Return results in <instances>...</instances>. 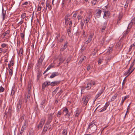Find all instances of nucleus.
<instances>
[{
	"mask_svg": "<svg viewBox=\"0 0 135 135\" xmlns=\"http://www.w3.org/2000/svg\"><path fill=\"white\" fill-rule=\"evenodd\" d=\"M89 100V98L88 96H84L82 98L81 103L83 104L84 105H87Z\"/></svg>",
	"mask_w": 135,
	"mask_h": 135,
	"instance_id": "obj_1",
	"label": "nucleus"
},
{
	"mask_svg": "<svg viewBox=\"0 0 135 135\" xmlns=\"http://www.w3.org/2000/svg\"><path fill=\"white\" fill-rule=\"evenodd\" d=\"M88 128V129L91 128V130L95 131L97 129V126L93 121L89 125Z\"/></svg>",
	"mask_w": 135,
	"mask_h": 135,
	"instance_id": "obj_2",
	"label": "nucleus"
},
{
	"mask_svg": "<svg viewBox=\"0 0 135 135\" xmlns=\"http://www.w3.org/2000/svg\"><path fill=\"white\" fill-rule=\"evenodd\" d=\"M134 69V68H132L130 67L128 70L124 73V75L125 76L127 75L126 77H127L132 72Z\"/></svg>",
	"mask_w": 135,
	"mask_h": 135,
	"instance_id": "obj_3",
	"label": "nucleus"
},
{
	"mask_svg": "<svg viewBox=\"0 0 135 135\" xmlns=\"http://www.w3.org/2000/svg\"><path fill=\"white\" fill-rule=\"evenodd\" d=\"M92 17V15L91 13H89L88 14V15L86 16L84 20V22H85L86 24H87L89 21L91 19Z\"/></svg>",
	"mask_w": 135,
	"mask_h": 135,
	"instance_id": "obj_4",
	"label": "nucleus"
},
{
	"mask_svg": "<svg viewBox=\"0 0 135 135\" xmlns=\"http://www.w3.org/2000/svg\"><path fill=\"white\" fill-rule=\"evenodd\" d=\"M44 58V57L43 56H41L38 60V62L37 66L40 68L42 65V62Z\"/></svg>",
	"mask_w": 135,
	"mask_h": 135,
	"instance_id": "obj_5",
	"label": "nucleus"
},
{
	"mask_svg": "<svg viewBox=\"0 0 135 135\" xmlns=\"http://www.w3.org/2000/svg\"><path fill=\"white\" fill-rule=\"evenodd\" d=\"M45 120V118H43L41 120L39 125L37 127L39 128H41L44 125Z\"/></svg>",
	"mask_w": 135,
	"mask_h": 135,
	"instance_id": "obj_6",
	"label": "nucleus"
},
{
	"mask_svg": "<svg viewBox=\"0 0 135 135\" xmlns=\"http://www.w3.org/2000/svg\"><path fill=\"white\" fill-rule=\"evenodd\" d=\"M50 85V82L49 81H46L45 82L42 84V90H44L45 89L46 86H47Z\"/></svg>",
	"mask_w": 135,
	"mask_h": 135,
	"instance_id": "obj_7",
	"label": "nucleus"
},
{
	"mask_svg": "<svg viewBox=\"0 0 135 135\" xmlns=\"http://www.w3.org/2000/svg\"><path fill=\"white\" fill-rule=\"evenodd\" d=\"M58 59L59 61H61V62H64L65 59V57L61 53L59 55Z\"/></svg>",
	"mask_w": 135,
	"mask_h": 135,
	"instance_id": "obj_8",
	"label": "nucleus"
},
{
	"mask_svg": "<svg viewBox=\"0 0 135 135\" xmlns=\"http://www.w3.org/2000/svg\"><path fill=\"white\" fill-rule=\"evenodd\" d=\"M93 36V33L90 34L88 37V40L85 42V44H87L89 43L91 41Z\"/></svg>",
	"mask_w": 135,
	"mask_h": 135,
	"instance_id": "obj_9",
	"label": "nucleus"
},
{
	"mask_svg": "<svg viewBox=\"0 0 135 135\" xmlns=\"http://www.w3.org/2000/svg\"><path fill=\"white\" fill-rule=\"evenodd\" d=\"M49 124L48 123H46L44 126V127L43 130L42 132V133L43 134H44L46 132L48 128V127H49Z\"/></svg>",
	"mask_w": 135,
	"mask_h": 135,
	"instance_id": "obj_10",
	"label": "nucleus"
},
{
	"mask_svg": "<svg viewBox=\"0 0 135 135\" xmlns=\"http://www.w3.org/2000/svg\"><path fill=\"white\" fill-rule=\"evenodd\" d=\"M28 124V122L26 120H25V123L23 125L22 128L21 129V131L24 132L25 129L26 128Z\"/></svg>",
	"mask_w": 135,
	"mask_h": 135,
	"instance_id": "obj_11",
	"label": "nucleus"
},
{
	"mask_svg": "<svg viewBox=\"0 0 135 135\" xmlns=\"http://www.w3.org/2000/svg\"><path fill=\"white\" fill-rule=\"evenodd\" d=\"M96 17L97 18H99L100 17L101 13L102 12L101 10L99 9H97L96 10Z\"/></svg>",
	"mask_w": 135,
	"mask_h": 135,
	"instance_id": "obj_12",
	"label": "nucleus"
},
{
	"mask_svg": "<svg viewBox=\"0 0 135 135\" xmlns=\"http://www.w3.org/2000/svg\"><path fill=\"white\" fill-rule=\"evenodd\" d=\"M23 47H22L20 49L19 52H18V55L20 56H22L23 54Z\"/></svg>",
	"mask_w": 135,
	"mask_h": 135,
	"instance_id": "obj_13",
	"label": "nucleus"
},
{
	"mask_svg": "<svg viewBox=\"0 0 135 135\" xmlns=\"http://www.w3.org/2000/svg\"><path fill=\"white\" fill-rule=\"evenodd\" d=\"M59 75V73L58 72H53L52 73L51 75L50 76V78L51 79L53 78L55 76H58Z\"/></svg>",
	"mask_w": 135,
	"mask_h": 135,
	"instance_id": "obj_14",
	"label": "nucleus"
},
{
	"mask_svg": "<svg viewBox=\"0 0 135 135\" xmlns=\"http://www.w3.org/2000/svg\"><path fill=\"white\" fill-rule=\"evenodd\" d=\"M103 89L101 90L98 93V94L96 95L95 98L96 99H97L99 97L103 92Z\"/></svg>",
	"mask_w": 135,
	"mask_h": 135,
	"instance_id": "obj_15",
	"label": "nucleus"
},
{
	"mask_svg": "<svg viewBox=\"0 0 135 135\" xmlns=\"http://www.w3.org/2000/svg\"><path fill=\"white\" fill-rule=\"evenodd\" d=\"M30 95H26L25 97V103H26L30 99Z\"/></svg>",
	"mask_w": 135,
	"mask_h": 135,
	"instance_id": "obj_16",
	"label": "nucleus"
},
{
	"mask_svg": "<svg viewBox=\"0 0 135 135\" xmlns=\"http://www.w3.org/2000/svg\"><path fill=\"white\" fill-rule=\"evenodd\" d=\"M49 6L50 7H51V6L49 4L47 3H46V6L45 7H44V9H43V10L44 12H46L47 9V7H48V8L49 9Z\"/></svg>",
	"mask_w": 135,
	"mask_h": 135,
	"instance_id": "obj_17",
	"label": "nucleus"
},
{
	"mask_svg": "<svg viewBox=\"0 0 135 135\" xmlns=\"http://www.w3.org/2000/svg\"><path fill=\"white\" fill-rule=\"evenodd\" d=\"M59 83L60 82L58 81H53L50 83V85L51 86H53L59 84Z\"/></svg>",
	"mask_w": 135,
	"mask_h": 135,
	"instance_id": "obj_18",
	"label": "nucleus"
},
{
	"mask_svg": "<svg viewBox=\"0 0 135 135\" xmlns=\"http://www.w3.org/2000/svg\"><path fill=\"white\" fill-rule=\"evenodd\" d=\"M31 85L30 84H28V87L27 89V91L28 92V94L27 95H30V93H31Z\"/></svg>",
	"mask_w": 135,
	"mask_h": 135,
	"instance_id": "obj_19",
	"label": "nucleus"
},
{
	"mask_svg": "<svg viewBox=\"0 0 135 135\" xmlns=\"http://www.w3.org/2000/svg\"><path fill=\"white\" fill-rule=\"evenodd\" d=\"M6 11H4L3 9V8L2 9V15L3 20H4L6 16Z\"/></svg>",
	"mask_w": 135,
	"mask_h": 135,
	"instance_id": "obj_20",
	"label": "nucleus"
},
{
	"mask_svg": "<svg viewBox=\"0 0 135 135\" xmlns=\"http://www.w3.org/2000/svg\"><path fill=\"white\" fill-rule=\"evenodd\" d=\"M91 87V85L90 83V82H89L87 83V86L86 87H85V88H86L87 90H88L90 89Z\"/></svg>",
	"mask_w": 135,
	"mask_h": 135,
	"instance_id": "obj_21",
	"label": "nucleus"
},
{
	"mask_svg": "<svg viewBox=\"0 0 135 135\" xmlns=\"http://www.w3.org/2000/svg\"><path fill=\"white\" fill-rule=\"evenodd\" d=\"M68 133V128H65L63 129L62 132V135H67Z\"/></svg>",
	"mask_w": 135,
	"mask_h": 135,
	"instance_id": "obj_22",
	"label": "nucleus"
},
{
	"mask_svg": "<svg viewBox=\"0 0 135 135\" xmlns=\"http://www.w3.org/2000/svg\"><path fill=\"white\" fill-rule=\"evenodd\" d=\"M70 18L68 16L65 17V24L67 25L68 24V21L70 20Z\"/></svg>",
	"mask_w": 135,
	"mask_h": 135,
	"instance_id": "obj_23",
	"label": "nucleus"
},
{
	"mask_svg": "<svg viewBox=\"0 0 135 135\" xmlns=\"http://www.w3.org/2000/svg\"><path fill=\"white\" fill-rule=\"evenodd\" d=\"M117 95L118 94H116L113 96L111 99V101H113L116 99Z\"/></svg>",
	"mask_w": 135,
	"mask_h": 135,
	"instance_id": "obj_24",
	"label": "nucleus"
},
{
	"mask_svg": "<svg viewBox=\"0 0 135 135\" xmlns=\"http://www.w3.org/2000/svg\"><path fill=\"white\" fill-rule=\"evenodd\" d=\"M33 64L31 63L29 64L28 67V71L31 70V68L33 67Z\"/></svg>",
	"mask_w": 135,
	"mask_h": 135,
	"instance_id": "obj_25",
	"label": "nucleus"
},
{
	"mask_svg": "<svg viewBox=\"0 0 135 135\" xmlns=\"http://www.w3.org/2000/svg\"><path fill=\"white\" fill-rule=\"evenodd\" d=\"M129 98V96L128 95H127L126 96H125L124 97V99H122V101H121V103L122 104L124 102V101L127 99V98Z\"/></svg>",
	"mask_w": 135,
	"mask_h": 135,
	"instance_id": "obj_26",
	"label": "nucleus"
},
{
	"mask_svg": "<svg viewBox=\"0 0 135 135\" xmlns=\"http://www.w3.org/2000/svg\"><path fill=\"white\" fill-rule=\"evenodd\" d=\"M75 117H78L79 114L80 113V111L79 110H77L76 111H75Z\"/></svg>",
	"mask_w": 135,
	"mask_h": 135,
	"instance_id": "obj_27",
	"label": "nucleus"
},
{
	"mask_svg": "<svg viewBox=\"0 0 135 135\" xmlns=\"http://www.w3.org/2000/svg\"><path fill=\"white\" fill-rule=\"evenodd\" d=\"M86 59V57L85 56H84L83 57L81 58L78 64H80L82 62Z\"/></svg>",
	"mask_w": 135,
	"mask_h": 135,
	"instance_id": "obj_28",
	"label": "nucleus"
},
{
	"mask_svg": "<svg viewBox=\"0 0 135 135\" xmlns=\"http://www.w3.org/2000/svg\"><path fill=\"white\" fill-rule=\"evenodd\" d=\"M109 13L108 11H105L104 13V15L103 16V17L104 18L105 17L107 16H108L109 15Z\"/></svg>",
	"mask_w": 135,
	"mask_h": 135,
	"instance_id": "obj_29",
	"label": "nucleus"
},
{
	"mask_svg": "<svg viewBox=\"0 0 135 135\" xmlns=\"http://www.w3.org/2000/svg\"><path fill=\"white\" fill-rule=\"evenodd\" d=\"M45 101L46 100L45 99L42 101L40 104L41 107H42L44 105Z\"/></svg>",
	"mask_w": 135,
	"mask_h": 135,
	"instance_id": "obj_30",
	"label": "nucleus"
},
{
	"mask_svg": "<svg viewBox=\"0 0 135 135\" xmlns=\"http://www.w3.org/2000/svg\"><path fill=\"white\" fill-rule=\"evenodd\" d=\"M59 89V87H57L56 88V89L52 93L53 94H55L57 92V91Z\"/></svg>",
	"mask_w": 135,
	"mask_h": 135,
	"instance_id": "obj_31",
	"label": "nucleus"
},
{
	"mask_svg": "<svg viewBox=\"0 0 135 135\" xmlns=\"http://www.w3.org/2000/svg\"><path fill=\"white\" fill-rule=\"evenodd\" d=\"M42 7L41 6L38 5L37 6V11H39L41 10Z\"/></svg>",
	"mask_w": 135,
	"mask_h": 135,
	"instance_id": "obj_32",
	"label": "nucleus"
},
{
	"mask_svg": "<svg viewBox=\"0 0 135 135\" xmlns=\"http://www.w3.org/2000/svg\"><path fill=\"white\" fill-rule=\"evenodd\" d=\"M129 32V30L128 29H127V30L124 32L123 35L124 36H125Z\"/></svg>",
	"mask_w": 135,
	"mask_h": 135,
	"instance_id": "obj_33",
	"label": "nucleus"
},
{
	"mask_svg": "<svg viewBox=\"0 0 135 135\" xmlns=\"http://www.w3.org/2000/svg\"><path fill=\"white\" fill-rule=\"evenodd\" d=\"M71 59L70 57H68V59L66 60V62L65 63V64H66L67 63V65H68V63L70 62V60H71Z\"/></svg>",
	"mask_w": 135,
	"mask_h": 135,
	"instance_id": "obj_34",
	"label": "nucleus"
},
{
	"mask_svg": "<svg viewBox=\"0 0 135 135\" xmlns=\"http://www.w3.org/2000/svg\"><path fill=\"white\" fill-rule=\"evenodd\" d=\"M132 23H130L128 24V26L127 27V29H128L130 30V29L131 28L132 26Z\"/></svg>",
	"mask_w": 135,
	"mask_h": 135,
	"instance_id": "obj_35",
	"label": "nucleus"
},
{
	"mask_svg": "<svg viewBox=\"0 0 135 135\" xmlns=\"http://www.w3.org/2000/svg\"><path fill=\"white\" fill-rule=\"evenodd\" d=\"M67 32L68 33V35L69 36H71V31L70 29H68L67 30Z\"/></svg>",
	"mask_w": 135,
	"mask_h": 135,
	"instance_id": "obj_36",
	"label": "nucleus"
},
{
	"mask_svg": "<svg viewBox=\"0 0 135 135\" xmlns=\"http://www.w3.org/2000/svg\"><path fill=\"white\" fill-rule=\"evenodd\" d=\"M10 33V31L9 30H7L6 31L5 33L3 34L4 37H5L7 34H8Z\"/></svg>",
	"mask_w": 135,
	"mask_h": 135,
	"instance_id": "obj_37",
	"label": "nucleus"
},
{
	"mask_svg": "<svg viewBox=\"0 0 135 135\" xmlns=\"http://www.w3.org/2000/svg\"><path fill=\"white\" fill-rule=\"evenodd\" d=\"M21 105H19L18 104H17V109L18 111L20 110L21 108Z\"/></svg>",
	"mask_w": 135,
	"mask_h": 135,
	"instance_id": "obj_38",
	"label": "nucleus"
},
{
	"mask_svg": "<svg viewBox=\"0 0 135 135\" xmlns=\"http://www.w3.org/2000/svg\"><path fill=\"white\" fill-rule=\"evenodd\" d=\"M23 103V100L20 99L18 103V104L21 105Z\"/></svg>",
	"mask_w": 135,
	"mask_h": 135,
	"instance_id": "obj_39",
	"label": "nucleus"
},
{
	"mask_svg": "<svg viewBox=\"0 0 135 135\" xmlns=\"http://www.w3.org/2000/svg\"><path fill=\"white\" fill-rule=\"evenodd\" d=\"M26 16V14L25 13H23L21 15V17L23 19H24Z\"/></svg>",
	"mask_w": 135,
	"mask_h": 135,
	"instance_id": "obj_40",
	"label": "nucleus"
},
{
	"mask_svg": "<svg viewBox=\"0 0 135 135\" xmlns=\"http://www.w3.org/2000/svg\"><path fill=\"white\" fill-rule=\"evenodd\" d=\"M68 110L67 108H65L63 109V112L62 113H64L65 112H68Z\"/></svg>",
	"mask_w": 135,
	"mask_h": 135,
	"instance_id": "obj_41",
	"label": "nucleus"
},
{
	"mask_svg": "<svg viewBox=\"0 0 135 135\" xmlns=\"http://www.w3.org/2000/svg\"><path fill=\"white\" fill-rule=\"evenodd\" d=\"M97 2L96 1V0H93L91 1V3L92 4L94 5H95Z\"/></svg>",
	"mask_w": 135,
	"mask_h": 135,
	"instance_id": "obj_42",
	"label": "nucleus"
},
{
	"mask_svg": "<svg viewBox=\"0 0 135 135\" xmlns=\"http://www.w3.org/2000/svg\"><path fill=\"white\" fill-rule=\"evenodd\" d=\"M4 88H3L2 86L0 87V92H2L3 91Z\"/></svg>",
	"mask_w": 135,
	"mask_h": 135,
	"instance_id": "obj_43",
	"label": "nucleus"
},
{
	"mask_svg": "<svg viewBox=\"0 0 135 135\" xmlns=\"http://www.w3.org/2000/svg\"><path fill=\"white\" fill-rule=\"evenodd\" d=\"M103 61V59H99L98 61V64L99 65H100L101 64L102 62Z\"/></svg>",
	"mask_w": 135,
	"mask_h": 135,
	"instance_id": "obj_44",
	"label": "nucleus"
},
{
	"mask_svg": "<svg viewBox=\"0 0 135 135\" xmlns=\"http://www.w3.org/2000/svg\"><path fill=\"white\" fill-rule=\"evenodd\" d=\"M111 59V57H107L106 59H105V60L106 62H107L109 61Z\"/></svg>",
	"mask_w": 135,
	"mask_h": 135,
	"instance_id": "obj_45",
	"label": "nucleus"
},
{
	"mask_svg": "<svg viewBox=\"0 0 135 135\" xmlns=\"http://www.w3.org/2000/svg\"><path fill=\"white\" fill-rule=\"evenodd\" d=\"M109 104V102H107L105 104L104 107L106 108H107V107L108 106Z\"/></svg>",
	"mask_w": 135,
	"mask_h": 135,
	"instance_id": "obj_46",
	"label": "nucleus"
},
{
	"mask_svg": "<svg viewBox=\"0 0 135 135\" xmlns=\"http://www.w3.org/2000/svg\"><path fill=\"white\" fill-rule=\"evenodd\" d=\"M90 83L91 85V86L93 85H94L95 84V82L94 81H90Z\"/></svg>",
	"mask_w": 135,
	"mask_h": 135,
	"instance_id": "obj_47",
	"label": "nucleus"
},
{
	"mask_svg": "<svg viewBox=\"0 0 135 135\" xmlns=\"http://www.w3.org/2000/svg\"><path fill=\"white\" fill-rule=\"evenodd\" d=\"M15 93V91L14 90L12 89V91H11V95L13 96V95Z\"/></svg>",
	"mask_w": 135,
	"mask_h": 135,
	"instance_id": "obj_48",
	"label": "nucleus"
},
{
	"mask_svg": "<svg viewBox=\"0 0 135 135\" xmlns=\"http://www.w3.org/2000/svg\"><path fill=\"white\" fill-rule=\"evenodd\" d=\"M52 67H53V66L52 64H51L49 65L47 68L49 70Z\"/></svg>",
	"mask_w": 135,
	"mask_h": 135,
	"instance_id": "obj_49",
	"label": "nucleus"
},
{
	"mask_svg": "<svg viewBox=\"0 0 135 135\" xmlns=\"http://www.w3.org/2000/svg\"><path fill=\"white\" fill-rule=\"evenodd\" d=\"M7 45V44H3L1 45V46L2 47L4 48V47H6Z\"/></svg>",
	"mask_w": 135,
	"mask_h": 135,
	"instance_id": "obj_50",
	"label": "nucleus"
},
{
	"mask_svg": "<svg viewBox=\"0 0 135 135\" xmlns=\"http://www.w3.org/2000/svg\"><path fill=\"white\" fill-rule=\"evenodd\" d=\"M62 113L61 112L59 111L57 113V117H60V115Z\"/></svg>",
	"mask_w": 135,
	"mask_h": 135,
	"instance_id": "obj_51",
	"label": "nucleus"
},
{
	"mask_svg": "<svg viewBox=\"0 0 135 135\" xmlns=\"http://www.w3.org/2000/svg\"><path fill=\"white\" fill-rule=\"evenodd\" d=\"M62 92H63V91L62 90H61L57 94H58V95L59 96H60Z\"/></svg>",
	"mask_w": 135,
	"mask_h": 135,
	"instance_id": "obj_52",
	"label": "nucleus"
},
{
	"mask_svg": "<svg viewBox=\"0 0 135 135\" xmlns=\"http://www.w3.org/2000/svg\"><path fill=\"white\" fill-rule=\"evenodd\" d=\"M134 61H133V62H132V63L131 64L130 67L132 68H133V66H134Z\"/></svg>",
	"mask_w": 135,
	"mask_h": 135,
	"instance_id": "obj_53",
	"label": "nucleus"
},
{
	"mask_svg": "<svg viewBox=\"0 0 135 135\" xmlns=\"http://www.w3.org/2000/svg\"><path fill=\"white\" fill-rule=\"evenodd\" d=\"M82 17L81 15H78L77 16V18L78 20H79Z\"/></svg>",
	"mask_w": 135,
	"mask_h": 135,
	"instance_id": "obj_54",
	"label": "nucleus"
},
{
	"mask_svg": "<svg viewBox=\"0 0 135 135\" xmlns=\"http://www.w3.org/2000/svg\"><path fill=\"white\" fill-rule=\"evenodd\" d=\"M77 14V13H76L75 12L73 14V19L74 18H75L76 17V16Z\"/></svg>",
	"mask_w": 135,
	"mask_h": 135,
	"instance_id": "obj_55",
	"label": "nucleus"
},
{
	"mask_svg": "<svg viewBox=\"0 0 135 135\" xmlns=\"http://www.w3.org/2000/svg\"><path fill=\"white\" fill-rule=\"evenodd\" d=\"M12 73H13V71H12V70L11 69H9V74L10 75H11V76H12Z\"/></svg>",
	"mask_w": 135,
	"mask_h": 135,
	"instance_id": "obj_56",
	"label": "nucleus"
},
{
	"mask_svg": "<svg viewBox=\"0 0 135 135\" xmlns=\"http://www.w3.org/2000/svg\"><path fill=\"white\" fill-rule=\"evenodd\" d=\"M106 28L105 27H103L102 28L101 31L102 32H103L104 31L105 28Z\"/></svg>",
	"mask_w": 135,
	"mask_h": 135,
	"instance_id": "obj_57",
	"label": "nucleus"
},
{
	"mask_svg": "<svg viewBox=\"0 0 135 135\" xmlns=\"http://www.w3.org/2000/svg\"><path fill=\"white\" fill-rule=\"evenodd\" d=\"M132 47H133L134 48L135 47V45L134 44L130 46L129 49H131Z\"/></svg>",
	"mask_w": 135,
	"mask_h": 135,
	"instance_id": "obj_58",
	"label": "nucleus"
},
{
	"mask_svg": "<svg viewBox=\"0 0 135 135\" xmlns=\"http://www.w3.org/2000/svg\"><path fill=\"white\" fill-rule=\"evenodd\" d=\"M68 44V42H66L65 43L64 45V47L66 48V47H67Z\"/></svg>",
	"mask_w": 135,
	"mask_h": 135,
	"instance_id": "obj_59",
	"label": "nucleus"
},
{
	"mask_svg": "<svg viewBox=\"0 0 135 135\" xmlns=\"http://www.w3.org/2000/svg\"><path fill=\"white\" fill-rule=\"evenodd\" d=\"M23 22L22 21H20V22H19L18 23V24H17L18 25V26H19L20 25H21L22 23Z\"/></svg>",
	"mask_w": 135,
	"mask_h": 135,
	"instance_id": "obj_60",
	"label": "nucleus"
},
{
	"mask_svg": "<svg viewBox=\"0 0 135 135\" xmlns=\"http://www.w3.org/2000/svg\"><path fill=\"white\" fill-rule=\"evenodd\" d=\"M70 113H66V114L65 115V116H67L69 118V116L70 115Z\"/></svg>",
	"mask_w": 135,
	"mask_h": 135,
	"instance_id": "obj_61",
	"label": "nucleus"
},
{
	"mask_svg": "<svg viewBox=\"0 0 135 135\" xmlns=\"http://www.w3.org/2000/svg\"><path fill=\"white\" fill-rule=\"evenodd\" d=\"M20 36L22 38H23L24 37V35L22 33L20 34Z\"/></svg>",
	"mask_w": 135,
	"mask_h": 135,
	"instance_id": "obj_62",
	"label": "nucleus"
},
{
	"mask_svg": "<svg viewBox=\"0 0 135 135\" xmlns=\"http://www.w3.org/2000/svg\"><path fill=\"white\" fill-rule=\"evenodd\" d=\"M106 108H105L104 107V108L102 109L101 110H100L99 111V112H103V111H104L106 109Z\"/></svg>",
	"mask_w": 135,
	"mask_h": 135,
	"instance_id": "obj_63",
	"label": "nucleus"
},
{
	"mask_svg": "<svg viewBox=\"0 0 135 135\" xmlns=\"http://www.w3.org/2000/svg\"><path fill=\"white\" fill-rule=\"evenodd\" d=\"M17 46H19L20 45V41L18 40H17Z\"/></svg>",
	"mask_w": 135,
	"mask_h": 135,
	"instance_id": "obj_64",
	"label": "nucleus"
}]
</instances>
